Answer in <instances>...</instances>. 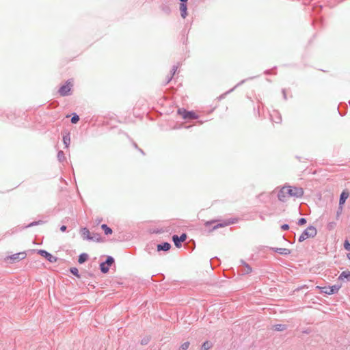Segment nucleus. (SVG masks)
Here are the masks:
<instances>
[{"label":"nucleus","instance_id":"nucleus-1","mask_svg":"<svg viewBox=\"0 0 350 350\" xmlns=\"http://www.w3.org/2000/svg\"><path fill=\"white\" fill-rule=\"evenodd\" d=\"M317 234V230L316 228L313 226H308L306 229H305L301 234L299 236L298 241L299 242H303L308 238H313Z\"/></svg>","mask_w":350,"mask_h":350},{"label":"nucleus","instance_id":"nucleus-2","mask_svg":"<svg viewBox=\"0 0 350 350\" xmlns=\"http://www.w3.org/2000/svg\"><path fill=\"white\" fill-rule=\"evenodd\" d=\"M237 221V219H230L224 223H218L215 224V221H207L205 224L206 227L210 228L211 230H215L218 228L224 227L232 224H234Z\"/></svg>","mask_w":350,"mask_h":350},{"label":"nucleus","instance_id":"nucleus-3","mask_svg":"<svg viewBox=\"0 0 350 350\" xmlns=\"http://www.w3.org/2000/svg\"><path fill=\"white\" fill-rule=\"evenodd\" d=\"M341 287H342L341 284H334L331 286H323V287L317 286V288H319L321 293L330 295L337 293Z\"/></svg>","mask_w":350,"mask_h":350},{"label":"nucleus","instance_id":"nucleus-4","mask_svg":"<svg viewBox=\"0 0 350 350\" xmlns=\"http://www.w3.org/2000/svg\"><path fill=\"white\" fill-rule=\"evenodd\" d=\"M26 256L27 254L25 252H18L13 255L7 256L6 258H5L4 260L8 263L12 264L18 262L23 259H25Z\"/></svg>","mask_w":350,"mask_h":350},{"label":"nucleus","instance_id":"nucleus-5","mask_svg":"<svg viewBox=\"0 0 350 350\" xmlns=\"http://www.w3.org/2000/svg\"><path fill=\"white\" fill-rule=\"evenodd\" d=\"M288 198L290 197L301 198L304 195V190L301 187L287 186Z\"/></svg>","mask_w":350,"mask_h":350},{"label":"nucleus","instance_id":"nucleus-6","mask_svg":"<svg viewBox=\"0 0 350 350\" xmlns=\"http://www.w3.org/2000/svg\"><path fill=\"white\" fill-rule=\"evenodd\" d=\"M114 258L111 256H108L105 262L100 263V271L103 273H107L109 270V267L114 263Z\"/></svg>","mask_w":350,"mask_h":350},{"label":"nucleus","instance_id":"nucleus-7","mask_svg":"<svg viewBox=\"0 0 350 350\" xmlns=\"http://www.w3.org/2000/svg\"><path fill=\"white\" fill-rule=\"evenodd\" d=\"M73 84L71 80H68L66 83L60 87L59 89V94L62 96H66L70 94L71 88Z\"/></svg>","mask_w":350,"mask_h":350},{"label":"nucleus","instance_id":"nucleus-8","mask_svg":"<svg viewBox=\"0 0 350 350\" xmlns=\"http://www.w3.org/2000/svg\"><path fill=\"white\" fill-rule=\"evenodd\" d=\"M178 112L184 119L193 120L198 118L196 114L192 111H187L185 109H179Z\"/></svg>","mask_w":350,"mask_h":350},{"label":"nucleus","instance_id":"nucleus-9","mask_svg":"<svg viewBox=\"0 0 350 350\" xmlns=\"http://www.w3.org/2000/svg\"><path fill=\"white\" fill-rule=\"evenodd\" d=\"M38 253L42 256L44 257L50 262H56L57 258L53 256L51 254L44 250H38Z\"/></svg>","mask_w":350,"mask_h":350},{"label":"nucleus","instance_id":"nucleus-10","mask_svg":"<svg viewBox=\"0 0 350 350\" xmlns=\"http://www.w3.org/2000/svg\"><path fill=\"white\" fill-rule=\"evenodd\" d=\"M186 239L187 235L185 233L182 234L180 236L175 234L172 237V241L176 247H180L181 246V243L185 241Z\"/></svg>","mask_w":350,"mask_h":350},{"label":"nucleus","instance_id":"nucleus-11","mask_svg":"<svg viewBox=\"0 0 350 350\" xmlns=\"http://www.w3.org/2000/svg\"><path fill=\"white\" fill-rule=\"evenodd\" d=\"M278 198L279 200L282 202H286L288 199V195L287 193V186L283 187L278 193Z\"/></svg>","mask_w":350,"mask_h":350},{"label":"nucleus","instance_id":"nucleus-12","mask_svg":"<svg viewBox=\"0 0 350 350\" xmlns=\"http://www.w3.org/2000/svg\"><path fill=\"white\" fill-rule=\"evenodd\" d=\"M240 262L243 265V267L240 268L239 270L241 274L246 275L250 273L252 271V268L243 260H241Z\"/></svg>","mask_w":350,"mask_h":350},{"label":"nucleus","instance_id":"nucleus-13","mask_svg":"<svg viewBox=\"0 0 350 350\" xmlns=\"http://www.w3.org/2000/svg\"><path fill=\"white\" fill-rule=\"evenodd\" d=\"M81 235L83 239H86L88 241L95 240L94 237L90 235L89 230L85 227L82 228L81 229Z\"/></svg>","mask_w":350,"mask_h":350},{"label":"nucleus","instance_id":"nucleus-14","mask_svg":"<svg viewBox=\"0 0 350 350\" xmlns=\"http://www.w3.org/2000/svg\"><path fill=\"white\" fill-rule=\"evenodd\" d=\"M270 250L284 256H287L291 254V250L287 248L270 247Z\"/></svg>","mask_w":350,"mask_h":350},{"label":"nucleus","instance_id":"nucleus-15","mask_svg":"<svg viewBox=\"0 0 350 350\" xmlns=\"http://www.w3.org/2000/svg\"><path fill=\"white\" fill-rule=\"evenodd\" d=\"M338 280L340 281L350 282V271H342L338 276Z\"/></svg>","mask_w":350,"mask_h":350},{"label":"nucleus","instance_id":"nucleus-16","mask_svg":"<svg viewBox=\"0 0 350 350\" xmlns=\"http://www.w3.org/2000/svg\"><path fill=\"white\" fill-rule=\"evenodd\" d=\"M171 248V244L168 242H163L157 245V250L158 251H165L167 252L170 250Z\"/></svg>","mask_w":350,"mask_h":350},{"label":"nucleus","instance_id":"nucleus-17","mask_svg":"<svg viewBox=\"0 0 350 350\" xmlns=\"http://www.w3.org/2000/svg\"><path fill=\"white\" fill-rule=\"evenodd\" d=\"M271 120L275 123H280L282 117L277 111H273V113L270 115Z\"/></svg>","mask_w":350,"mask_h":350},{"label":"nucleus","instance_id":"nucleus-18","mask_svg":"<svg viewBox=\"0 0 350 350\" xmlns=\"http://www.w3.org/2000/svg\"><path fill=\"white\" fill-rule=\"evenodd\" d=\"M349 196V192L347 190H344L340 196V199H339L340 205H344L346 200L348 198Z\"/></svg>","mask_w":350,"mask_h":350},{"label":"nucleus","instance_id":"nucleus-19","mask_svg":"<svg viewBox=\"0 0 350 350\" xmlns=\"http://www.w3.org/2000/svg\"><path fill=\"white\" fill-rule=\"evenodd\" d=\"M187 7L186 3H180V11L181 16L185 18L187 15Z\"/></svg>","mask_w":350,"mask_h":350},{"label":"nucleus","instance_id":"nucleus-20","mask_svg":"<svg viewBox=\"0 0 350 350\" xmlns=\"http://www.w3.org/2000/svg\"><path fill=\"white\" fill-rule=\"evenodd\" d=\"M63 142L65 145V147L68 148V146L70 144V137L69 133H67L63 135Z\"/></svg>","mask_w":350,"mask_h":350},{"label":"nucleus","instance_id":"nucleus-21","mask_svg":"<svg viewBox=\"0 0 350 350\" xmlns=\"http://www.w3.org/2000/svg\"><path fill=\"white\" fill-rule=\"evenodd\" d=\"M287 325L285 324H275L273 325L272 329L275 331H284L286 329Z\"/></svg>","mask_w":350,"mask_h":350},{"label":"nucleus","instance_id":"nucleus-22","mask_svg":"<svg viewBox=\"0 0 350 350\" xmlns=\"http://www.w3.org/2000/svg\"><path fill=\"white\" fill-rule=\"evenodd\" d=\"M88 254L86 253H82L79 256L78 262L79 264H83L88 259Z\"/></svg>","mask_w":350,"mask_h":350},{"label":"nucleus","instance_id":"nucleus-23","mask_svg":"<svg viewBox=\"0 0 350 350\" xmlns=\"http://www.w3.org/2000/svg\"><path fill=\"white\" fill-rule=\"evenodd\" d=\"M101 228L106 235L111 234L113 232L112 229L105 224L101 225Z\"/></svg>","mask_w":350,"mask_h":350},{"label":"nucleus","instance_id":"nucleus-24","mask_svg":"<svg viewBox=\"0 0 350 350\" xmlns=\"http://www.w3.org/2000/svg\"><path fill=\"white\" fill-rule=\"evenodd\" d=\"M177 69H178V66H177L174 65V66H172V70H171V75L170 77H167L166 83H168L172 80V79L173 78V76L174 75L175 72L177 70Z\"/></svg>","mask_w":350,"mask_h":350},{"label":"nucleus","instance_id":"nucleus-25","mask_svg":"<svg viewBox=\"0 0 350 350\" xmlns=\"http://www.w3.org/2000/svg\"><path fill=\"white\" fill-rule=\"evenodd\" d=\"M57 157L59 162H63L66 159L65 154L62 150L58 151Z\"/></svg>","mask_w":350,"mask_h":350},{"label":"nucleus","instance_id":"nucleus-26","mask_svg":"<svg viewBox=\"0 0 350 350\" xmlns=\"http://www.w3.org/2000/svg\"><path fill=\"white\" fill-rule=\"evenodd\" d=\"M212 347V344L211 342H208V341H205L202 347H201V350H208L209 349H211Z\"/></svg>","mask_w":350,"mask_h":350},{"label":"nucleus","instance_id":"nucleus-27","mask_svg":"<svg viewBox=\"0 0 350 350\" xmlns=\"http://www.w3.org/2000/svg\"><path fill=\"white\" fill-rule=\"evenodd\" d=\"M70 272L78 278H79L81 277L79 273V270L77 267H71L70 269Z\"/></svg>","mask_w":350,"mask_h":350},{"label":"nucleus","instance_id":"nucleus-28","mask_svg":"<svg viewBox=\"0 0 350 350\" xmlns=\"http://www.w3.org/2000/svg\"><path fill=\"white\" fill-rule=\"evenodd\" d=\"M44 223V221L43 220L35 221H33V222L30 223L29 224H28L26 226V228H29V227H32V226H34L43 224Z\"/></svg>","mask_w":350,"mask_h":350},{"label":"nucleus","instance_id":"nucleus-29","mask_svg":"<svg viewBox=\"0 0 350 350\" xmlns=\"http://www.w3.org/2000/svg\"><path fill=\"white\" fill-rule=\"evenodd\" d=\"M79 116L77 113H72V116L71 118V122L72 124H76V123H77L79 122Z\"/></svg>","mask_w":350,"mask_h":350},{"label":"nucleus","instance_id":"nucleus-30","mask_svg":"<svg viewBox=\"0 0 350 350\" xmlns=\"http://www.w3.org/2000/svg\"><path fill=\"white\" fill-rule=\"evenodd\" d=\"M189 342H185L181 345L178 350H187L189 347Z\"/></svg>","mask_w":350,"mask_h":350},{"label":"nucleus","instance_id":"nucleus-31","mask_svg":"<svg viewBox=\"0 0 350 350\" xmlns=\"http://www.w3.org/2000/svg\"><path fill=\"white\" fill-rule=\"evenodd\" d=\"M306 222H307L306 219V218H304V217H301V218H300V219H298L297 224H298L299 226H303V225H304Z\"/></svg>","mask_w":350,"mask_h":350},{"label":"nucleus","instance_id":"nucleus-32","mask_svg":"<svg viewBox=\"0 0 350 350\" xmlns=\"http://www.w3.org/2000/svg\"><path fill=\"white\" fill-rule=\"evenodd\" d=\"M344 248L350 252V243L348 240H345L344 242Z\"/></svg>","mask_w":350,"mask_h":350},{"label":"nucleus","instance_id":"nucleus-33","mask_svg":"<svg viewBox=\"0 0 350 350\" xmlns=\"http://www.w3.org/2000/svg\"><path fill=\"white\" fill-rule=\"evenodd\" d=\"M247 81V79H243L241 81H240L239 83H237L232 89H231L230 90H229L228 92H227L226 94H228L229 92H231L232 91H233L237 86L243 84V83H245V81Z\"/></svg>","mask_w":350,"mask_h":350},{"label":"nucleus","instance_id":"nucleus-34","mask_svg":"<svg viewBox=\"0 0 350 350\" xmlns=\"http://www.w3.org/2000/svg\"><path fill=\"white\" fill-rule=\"evenodd\" d=\"M149 338H144L141 340V344L143 345H147L149 342Z\"/></svg>","mask_w":350,"mask_h":350},{"label":"nucleus","instance_id":"nucleus-35","mask_svg":"<svg viewBox=\"0 0 350 350\" xmlns=\"http://www.w3.org/2000/svg\"><path fill=\"white\" fill-rule=\"evenodd\" d=\"M342 209H343V205H340L339 204L338 208V211H337V216H339L342 213Z\"/></svg>","mask_w":350,"mask_h":350},{"label":"nucleus","instance_id":"nucleus-36","mask_svg":"<svg viewBox=\"0 0 350 350\" xmlns=\"http://www.w3.org/2000/svg\"><path fill=\"white\" fill-rule=\"evenodd\" d=\"M281 229L282 230H287L289 229V225L287 224H284L281 226Z\"/></svg>","mask_w":350,"mask_h":350},{"label":"nucleus","instance_id":"nucleus-37","mask_svg":"<svg viewBox=\"0 0 350 350\" xmlns=\"http://www.w3.org/2000/svg\"><path fill=\"white\" fill-rule=\"evenodd\" d=\"M92 237H94V239H95L94 241H99L100 239V236L99 234H97V233L94 234Z\"/></svg>","mask_w":350,"mask_h":350},{"label":"nucleus","instance_id":"nucleus-38","mask_svg":"<svg viewBox=\"0 0 350 350\" xmlns=\"http://www.w3.org/2000/svg\"><path fill=\"white\" fill-rule=\"evenodd\" d=\"M265 212H261L260 214V218L262 219V220H265Z\"/></svg>","mask_w":350,"mask_h":350},{"label":"nucleus","instance_id":"nucleus-39","mask_svg":"<svg viewBox=\"0 0 350 350\" xmlns=\"http://www.w3.org/2000/svg\"><path fill=\"white\" fill-rule=\"evenodd\" d=\"M66 229H67V227H66V226H64V225H63V226H62L60 227V230H61L62 232H66Z\"/></svg>","mask_w":350,"mask_h":350},{"label":"nucleus","instance_id":"nucleus-40","mask_svg":"<svg viewBox=\"0 0 350 350\" xmlns=\"http://www.w3.org/2000/svg\"><path fill=\"white\" fill-rule=\"evenodd\" d=\"M282 94H283L284 98L286 100V94L285 90H282Z\"/></svg>","mask_w":350,"mask_h":350},{"label":"nucleus","instance_id":"nucleus-41","mask_svg":"<svg viewBox=\"0 0 350 350\" xmlns=\"http://www.w3.org/2000/svg\"><path fill=\"white\" fill-rule=\"evenodd\" d=\"M265 73L266 75H270V74L271 73V70H267L265 72Z\"/></svg>","mask_w":350,"mask_h":350},{"label":"nucleus","instance_id":"nucleus-42","mask_svg":"<svg viewBox=\"0 0 350 350\" xmlns=\"http://www.w3.org/2000/svg\"><path fill=\"white\" fill-rule=\"evenodd\" d=\"M266 216H271L273 214L271 213H265Z\"/></svg>","mask_w":350,"mask_h":350},{"label":"nucleus","instance_id":"nucleus-43","mask_svg":"<svg viewBox=\"0 0 350 350\" xmlns=\"http://www.w3.org/2000/svg\"><path fill=\"white\" fill-rule=\"evenodd\" d=\"M137 150H139L142 154H144V151H143L141 148H139Z\"/></svg>","mask_w":350,"mask_h":350},{"label":"nucleus","instance_id":"nucleus-44","mask_svg":"<svg viewBox=\"0 0 350 350\" xmlns=\"http://www.w3.org/2000/svg\"><path fill=\"white\" fill-rule=\"evenodd\" d=\"M133 146H134V147H135L136 149H138V148H139V147L137 146V144L133 143Z\"/></svg>","mask_w":350,"mask_h":350},{"label":"nucleus","instance_id":"nucleus-45","mask_svg":"<svg viewBox=\"0 0 350 350\" xmlns=\"http://www.w3.org/2000/svg\"><path fill=\"white\" fill-rule=\"evenodd\" d=\"M180 1L181 3H186V2L187 1V0H180Z\"/></svg>","mask_w":350,"mask_h":350},{"label":"nucleus","instance_id":"nucleus-46","mask_svg":"<svg viewBox=\"0 0 350 350\" xmlns=\"http://www.w3.org/2000/svg\"><path fill=\"white\" fill-rule=\"evenodd\" d=\"M347 256L348 259L350 260V252L348 253Z\"/></svg>","mask_w":350,"mask_h":350}]
</instances>
